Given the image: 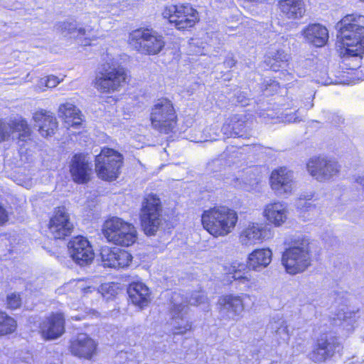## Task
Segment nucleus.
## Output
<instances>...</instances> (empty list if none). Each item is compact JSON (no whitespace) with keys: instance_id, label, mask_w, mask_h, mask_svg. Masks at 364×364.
<instances>
[{"instance_id":"obj_1","label":"nucleus","mask_w":364,"mask_h":364,"mask_svg":"<svg viewBox=\"0 0 364 364\" xmlns=\"http://www.w3.org/2000/svg\"><path fill=\"white\" fill-rule=\"evenodd\" d=\"M364 16L348 14L336 25L337 38L345 49L344 57H361L364 53Z\"/></svg>"},{"instance_id":"obj_2","label":"nucleus","mask_w":364,"mask_h":364,"mask_svg":"<svg viewBox=\"0 0 364 364\" xmlns=\"http://www.w3.org/2000/svg\"><path fill=\"white\" fill-rule=\"evenodd\" d=\"M284 244L287 247L282 262L287 272L296 274L306 270L311 262L309 238L303 235H291L286 238Z\"/></svg>"},{"instance_id":"obj_3","label":"nucleus","mask_w":364,"mask_h":364,"mask_svg":"<svg viewBox=\"0 0 364 364\" xmlns=\"http://www.w3.org/2000/svg\"><path fill=\"white\" fill-rule=\"evenodd\" d=\"M204 228L215 237L230 233L238 220L235 210L226 206H219L205 210L201 218Z\"/></svg>"},{"instance_id":"obj_4","label":"nucleus","mask_w":364,"mask_h":364,"mask_svg":"<svg viewBox=\"0 0 364 364\" xmlns=\"http://www.w3.org/2000/svg\"><path fill=\"white\" fill-rule=\"evenodd\" d=\"M207 296L200 291L191 294L188 300L179 293L174 292L171 297L172 307L171 308V326L173 334H183L191 329L192 324L187 319L188 304L199 305L205 304Z\"/></svg>"},{"instance_id":"obj_5","label":"nucleus","mask_w":364,"mask_h":364,"mask_svg":"<svg viewBox=\"0 0 364 364\" xmlns=\"http://www.w3.org/2000/svg\"><path fill=\"white\" fill-rule=\"evenodd\" d=\"M151 127L162 134H168L176 125L177 115L173 105L167 98L159 99L151 108Z\"/></svg>"},{"instance_id":"obj_6","label":"nucleus","mask_w":364,"mask_h":364,"mask_svg":"<svg viewBox=\"0 0 364 364\" xmlns=\"http://www.w3.org/2000/svg\"><path fill=\"white\" fill-rule=\"evenodd\" d=\"M103 234L109 242L124 247L133 245L137 238L134 226L119 218L107 220L104 224Z\"/></svg>"},{"instance_id":"obj_7","label":"nucleus","mask_w":364,"mask_h":364,"mask_svg":"<svg viewBox=\"0 0 364 364\" xmlns=\"http://www.w3.org/2000/svg\"><path fill=\"white\" fill-rule=\"evenodd\" d=\"M127 74L120 65L105 64L95 77L94 86L101 93L119 91L126 83Z\"/></svg>"},{"instance_id":"obj_8","label":"nucleus","mask_w":364,"mask_h":364,"mask_svg":"<svg viewBox=\"0 0 364 364\" xmlns=\"http://www.w3.org/2000/svg\"><path fill=\"white\" fill-rule=\"evenodd\" d=\"M122 154L109 148H103L95 158V171L105 181H113L118 177L122 166Z\"/></svg>"},{"instance_id":"obj_9","label":"nucleus","mask_w":364,"mask_h":364,"mask_svg":"<svg viewBox=\"0 0 364 364\" xmlns=\"http://www.w3.org/2000/svg\"><path fill=\"white\" fill-rule=\"evenodd\" d=\"M129 44L136 50L149 55L158 54L164 47L161 35L148 29H137L129 34Z\"/></svg>"},{"instance_id":"obj_10","label":"nucleus","mask_w":364,"mask_h":364,"mask_svg":"<svg viewBox=\"0 0 364 364\" xmlns=\"http://www.w3.org/2000/svg\"><path fill=\"white\" fill-rule=\"evenodd\" d=\"M141 227L146 235H153L161 225V205L156 196H149L143 203L141 210Z\"/></svg>"},{"instance_id":"obj_11","label":"nucleus","mask_w":364,"mask_h":364,"mask_svg":"<svg viewBox=\"0 0 364 364\" xmlns=\"http://www.w3.org/2000/svg\"><path fill=\"white\" fill-rule=\"evenodd\" d=\"M162 15L178 30L192 27L198 19L197 11L189 4L168 6Z\"/></svg>"},{"instance_id":"obj_12","label":"nucleus","mask_w":364,"mask_h":364,"mask_svg":"<svg viewBox=\"0 0 364 364\" xmlns=\"http://www.w3.org/2000/svg\"><path fill=\"white\" fill-rule=\"evenodd\" d=\"M306 168L312 177L321 182L331 180L340 171L338 163L326 156L311 158L306 164Z\"/></svg>"},{"instance_id":"obj_13","label":"nucleus","mask_w":364,"mask_h":364,"mask_svg":"<svg viewBox=\"0 0 364 364\" xmlns=\"http://www.w3.org/2000/svg\"><path fill=\"white\" fill-rule=\"evenodd\" d=\"M244 295L233 294L220 296L218 301V310L221 321H237L245 309Z\"/></svg>"},{"instance_id":"obj_14","label":"nucleus","mask_w":364,"mask_h":364,"mask_svg":"<svg viewBox=\"0 0 364 364\" xmlns=\"http://www.w3.org/2000/svg\"><path fill=\"white\" fill-rule=\"evenodd\" d=\"M251 125V122L245 114H235L225 119L221 127V132L228 138L250 139L254 134Z\"/></svg>"},{"instance_id":"obj_15","label":"nucleus","mask_w":364,"mask_h":364,"mask_svg":"<svg viewBox=\"0 0 364 364\" xmlns=\"http://www.w3.org/2000/svg\"><path fill=\"white\" fill-rule=\"evenodd\" d=\"M342 346L338 338L332 335H322L317 340L316 345L309 354L311 360L316 363L324 362L339 353Z\"/></svg>"},{"instance_id":"obj_16","label":"nucleus","mask_w":364,"mask_h":364,"mask_svg":"<svg viewBox=\"0 0 364 364\" xmlns=\"http://www.w3.org/2000/svg\"><path fill=\"white\" fill-rule=\"evenodd\" d=\"M269 182L271 188L279 196L291 194L296 184L294 172L284 166L272 171Z\"/></svg>"},{"instance_id":"obj_17","label":"nucleus","mask_w":364,"mask_h":364,"mask_svg":"<svg viewBox=\"0 0 364 364\" xmlns=\"http://www.w3.org/2000/svg\"><path fill=\"white\" fill-rule=\"evenodd\" d=\"M73 228L70 215L65 207L55 208L48 224V232L54 239H63L69 235Z\"/></svg>"},{"instance_id":"obj_18","label":"nucleus","mask_w":364,"mask_h":364,"mask_svg":"<svg viewBox=\"0 0 364 364\" xmlns=\"http://www.w3.org/2000/svg\"><path fill=\"white\" fill-rule=\"evenodd\" d=\"M68 247L71 257L80 266H85L92 262L95 254L87 238L77 236L68 242Z\"/></svg>"},{"instance_id":"obj_19","label":"nucleus","mask_w":364,"mask_h":364,"mask_svg":"<svg viewBox=\"0 0 364 364\" xmlns=\"http://www.w3.org/2000/svg\"><path fill=\"white\" fill-rule=\"evenodd\" d=\"M16 132H18L17 138L19 141H27L30 139L31 129L25 119H16L9 123L0 119V142L8 140L11 134Z\"/></svg>"},{"instance_id":"obj_20","label":"nucleus","mask_w":364,"mask_h":364,"mask_svg":"<svg viewBox=\"0 0 364 364\" xmlns=\"http://www.w3.org/2000/svg\"><path fill=\"white\" fill-rule=\"evenodd\" d=\"M65 318L62 314H52L40 324L42 336L46 339H55L65 331Z\"/></svg>"},{"instance_id":"obj_21","label":"nucleus","mask_w":364,"mask_h":364,"mask_svg":"<svg viewBox=\"0 0 364 364\" xmlns=\"http://www.w3.org/2000/svg\"><path fill=\"white\" fill-rule=\"evenodd\" d=\"M263 214L269 223L280 227L288 218L287 204L282 201L269 203L264 206Z\"/></svg>"},{"instance_id":"obj_22","label":"nucleus","mask_w":364,"mask_h":364,"mask_svg":"<svg viewBox=\"0 0 364 364\" xmlns=\"http://www.w3.org/2000/svg\"><path fill=\"white\" fill-rule=\"evenodd\" d=\"M270 235L269 229L266 228L262 224L252 223L241 232L240 242L242 245H252L260 240L269 237Z\"/></svg>"},{"instance_id":"obj_23","label":"nucleus","mask_w":364,"mask_h":364,"mask_svg":"<svg viewBox=\"0 0 364 364\" xmlns=\"http://www.w3.org/2000/svg\"><path fill=\"white\" fill-rule=\"evenodd\" d=\"M97 343L87 334L80 333L71 342L70 351L77 357L90 359L95 353Z\"/></svg>"},{"instance_id":"obj_24","label":"nucleus","mask_w":364,"mask_h":364,"mask_svg":"<svg viewBox=\"0 0 364 364\" xmlns=\"http://www.w3.org/2000/svg\"><path fill=\"white\" fill-rule=\"evenodd\" d=\"M70 173L73 181L77 183H85L90 181L92 168L85 156L76 154L73 156Z\"/></svg>"},{"instance_id":"obj_25","label":"nucleus","mask_w":364,"mask_h":364,"mask_svg":"<svg viewBox=\"0 0 364 364\" xmlns=\"http://www.w3.org/2000/svg\"><path fill=\"white\" fill-rule=\"evenodd\" d=\"M33 119L38 124V131L42 136L48 137L54 134L58 122L52 112L41 109L34 113Z\"/></svg>"},{"instance_id":"obj_26","label":"nucleus","mask_w":364,"mask_h":364,"mask_svg":"<svg viewBox=\"0 0 364 364\" xmlns=\"http://www.w3.org/2000/svg\"><path fill=\"white\" fill-rule=\"evenodd\" d=\"M127 293L132 302L140 309L147 306L150 302L149 289L141 282H133L129 284Z\"/></svg>"},{"instance_id":"obj_27","label":"nucleus","mask_w":364,"mask_h":364,"mask_svg":"<svg viewBox=\"0 0 364 364\" xmlns=\"http://www.w3.org/2000/svg\"><path fill=\"white\" fill-rule=\"evenodd\" d=\"M59 116L64 119L67 128L78 127L82 122L80 111L72 103L62 104L58 108Z\"/></svg>"},{"instance_id":"obj_28","label":"nucleus","mask_w":364,"mask_h":364,"mask_svg":"<svg viewBox=\"0 0 364 364\" xmlns=\"http://www.w3.org/2000/svg\"><path fill=\"white\" fill-rule=\"evenodd\" d=\"M278 6L280 11L289 19L300 18L306 12L304 0H281Z\"/></svg>"},{"instance_id":"obj_29","label":"nucleus","mask_w":364,"mask_h":364,"mask_svg":"<svg viewBox=\"0 0 364 364\" xmlns=\"http://www.w3.org/2000/svg\"><path fill=\"white\" fill-rule=\"evenodd\" d=\"M306 39L316 47L326 44L328 38L327 29L320 24L309 25L304 30Z\"/></svg>"},{"instance_id":"obj_30","label":"nucleus","mask_w":364,"mask_h":364,"mask_svg":"<svg viewBox=\"0 0 364 364\" xmlns=\"http://www.w3.org/2000/svg\"><path fill=\"white\" fill-rule=\"evenodd\" d=\"M272 252L269 249H257L248 257V267L255 271H259L267 267L272 261Z\"/></svg>"},{"instance_id":"obj_31","label":"nucleus","mask_w":364,"mask_h":364,"mask_svg":"<svg viewBox=\"0 0 364 364\" xmlns=\"http://www.w3.org/2000/svg\"><path fill=\"white\" fill-rule=\"evenodd\" d=\"M288 58V55L283 50H271L267 53L264 63L269 69L277 71L286 65Z\"/></svg>"},{"instance_id":"obj_32","label":"nucleus","mask_w":364,"mask_h":364,"mask_svg":"<svg viewBox=\"0 0 364 364\" xmlns=\"http://www.w3.org/2000/svg\"><path fill=\"white\" fill-rule=\"evenodd\" d=\"M268 328L276 335L278 339L286 341L289 338L288 325L282 316H273L268 324Z\"/></svg>"},{"instance_id":"obj_33","label":"nucleus","mask_w":364,"mask_h":364,"mask_svg":"<svg viewBox=\"0 0 364 364\" xmlns=\"http://www.w3.org/2000/svg\"><path fill=\"white\" fill-rule=\"evenodd\" d=\"M57 29L63 35H72L73 37H82L86 36V31L82 28H77L75 22H60L57 24Z\"/></svg>"},{"instance_id":"obj_34","label":"nucleus","mask_w":364,"mask_h":364,"mask_svg":"<svg viewBox=\"0 0 364 364\" xmlns=\"http://www.w3.org/2000/svg\"><path fill=\"white\" fill-rule=\"evenodd\" d=\"M17 323L14 318L0 311V336L12 333L16 329Z\"/></svg>"},{"instance_id":"obj_35","label":"nucleus","mask_w":364,"mask_h":364,"mask_svg":"<svg viewBox=\"0 0 364 364\" xmlns=\"http://www.w3.org/2000/svg\"><path fill=\"white\" fill-rule=\"evenodd\" d=\"M358 317L357 312L355 311H344L338 314V318L341 321V326L347 331L353 330Z\"/></svg>"},{"instance_id":"obj_36","label":"nucleus","mask_w":364,"mask_h":364,"mask_svg":"<svg viewBox=\"0 0 364 364\" xmlns=\"http://www.w3.org/2000/svg\"><path fill=\"white\" fill-rule=\"evenodd\" d=\"M132 259V256L129 252L117 249L115 269L128 267Z\"/></svg>"},{"instance_id":"obj_37","label":"nucleus","mask_w":364,"mask_h":364,"mask_svg":"<svg viewBox=\"0 0 364 364\" xmlns=\"http://www.w3.org/2000/svg\"><path fill=\"white\" fill-rule=\"evenodd\" d=\"M117 250L103 249L101 252L102 260L105 267L115 268Z\"/></svg>"},{"instance_id":"obj_38","label":"nucleus","mask_w":364,"mask_h":364,"mask_svg":"<svg viewBox=\"0 0 364 364\" xmlns=\"http://www.w3.org/2000/svg\"><path fill=\"white\" fill-rule=\"evenodd\" d=\"M259 179L256 177H250V179L246 178L242 183H240L239 178H235V186H238L247 191H255L257 189L259 186Z\"/></svg>"},{"instance_id":"obj_39","label":"nucleus","mask_w":364,"mask_h":364,"mask_svg":"<svg viewBox=\"0 0 364 364\" xmlns=\"http://www.w3.org/2000/svg\"><path fill=\"white\" fill-rule=\"evenodd\" d=\"M256 283V279L252 278L250 274H248L244 278L240 279L237 284L240 290L249 291L255 289Z\"/></svg>"},{"instance_id":"obj_40","label":"nucleus","mask_w":364,"mask_h":364,"mask_svg":"<svg viewBox=\"0 0 364 364\" xmlns=\"http://www.w3.org/2000/svg\"><path fill=\"white\" fill-rule=\"evenodd\" d=\"M129 4L126 1L118 0L107 5V11L112 15L119 16L122 11L127 10Z\"/></svg>"},{"instance_id":"obj_41","label":"nucleus","mask_w":364,"mask_h":364,"mask_svg":"<svg viewBox=\"0 0 364 364\" xmlns=\"http://www.w3.org/2000/svg\"><path fill=\"white\" fill-rule=\"evenodd\" d=\"M21 304L20 295L16 293H11L6 297V306L8 309H16Z\"/></svg>"},{"instance_id":"obj_42","label":"nucleus","mask_w":364,"mask_h":364,"mask_svg":"<svg viewBox=\"0 0 364 364\" xmlns=\"http://www.w3.org/2000/svg\"><path fill=\"white\" fill-rule=\"evenodd\" d=\"M243 268H244L243 264L236 265V264H234V265H232L231 267V270L230 272V274H232V277L237 282H238L240 280V279L244 278V277H245L246 274H250L249 272H242V269H243Z\"/></svg>"},{"instance_id":"obj_43","label":"nucleus","mask_w":364,"mask_h":364,"mask_svg":"<svg viewBox=\"0 0 364 364\" xmlns=\"http://www.w3.org/2000/svg\"><path fill=\"white\" fill-rule=\"evenodd\" d=\"M235 97L236 102L242 107H245L250 104V98L247 92L239 90L235 94Z\"/></svg>"},{"instance_id":"obj_44","label":"nucleus","mask_w":364,"mask_h":364,"mask_svg":"<svg viewBox=\"0 0 364 364\" xmlns=\"http://www.w3.org/2000/svg\"><path fill=\"white\" fill-rule=\"evenodd\" d=\"M60 82V80L55 75H49L46 79H41L40 81L41 84H45V86L49 88L56 87Z\"/></svg>"},{"instance_id":"obj_45","label":"nucleus","mask_w":364,"mask_h":364,"mask_svg":"<svg viewBox=\"0 0 364 364\" xmlns=\"http://www.w3.org/2000/svg\"><path fill=\"white\" fill-rule=\"evenodd\" d=\"M311 198L303 199L300 198L297 202V207L304 211H309L315 208V205L310 202Z\"/></svg>"},{"instance_id":"obj_46","label":"nucleus","mask_w":364,"mask_h":364,"mask_svg":"<svg viewBox=\"0 0 364 364\" xmlns=\"http://www.w3.org/2000/svg\"><path fill=\"white\" fill-rule=\"evenodd\" d=\"M284 122L289 123H296L302 121V117L299 115V110L294 113L285 114Z\"/></svg>"},{"instance_id":"obj_47","label":"nucleus","mask_w":364,"mask_h":364,"mask_svg":"<svg viewBox=\"0 0 364 364\" xmlns=\"http://www.w3.org/2000/svg\"><path fill=\"white\" fill-rule=\"evenodd\" d=\"M75 287L77 290H80L84 293L91 292L94 287L85 285V282L83 280H78L75 282Z\"/></svg>"},{"instance_id":"obj_48","label":"nucleus","mask_w":364,"mask_h":364,"mask_svg":"<svg viewBox=\"0 0 364 364\" xmlns=\"http://www.w3.org/2000/svg\"><path fill=\"white\" fill-rule=\"evenodd\" d=\"M8 220V214L5 208L0 205V225H3Z\"/></svg>"},{"instance_id":"obj_49","label":"nucleus","mask_w":364,"mask_h":364,"mask_svg":"<svg viewBox=\"0 0 364 364\" xmlns=\"http://www.w3.org/2000/svg\"><path fill=\"white\" fill-rule=\"evenodd\" d=\"M343 119L341 116H339L338 114H332V120L331 121V122L332 124L337 125L341 123H343Z\"/></svg>"},{"instance_id":"obj_50","label":"nucleus","mask_w":364,"mask_h":364,"mask_svg":"<svg viewBox=\"0 0 364 364\" xmlns=\"http://www.w3.org/2000/svg\"><path fill=\"white\" fill-rule=\"evenodd\" d=\"M236 61L232 57L229 56L224 61V64L228 68H232L235 65Z\"/></svg>"},{"instance_id":"obj_51","label":"nucleus","mask_w":364,"mask_h":364,"mask_svg":"<svg viewBox=\"0 0 364 364\" xmlns=\"http://www.w3.org/2000/svg\"><path fill=\"white\" fill-rule=\"evenodd\" d=\"M215 140H216L215 136H212L211 134H209L208 136H206L203 139L198 140V141H197V142H203V141H215Z\"/></svg>"},{"instance_id":"obj_52","label":"nucleus","mask_w":364,"mask_h":364,"mask_svg":"<svg viewBox=\"0 0 364 364\" xmlns=\"http://www.w3.org/2000/svg\"><path fill=\"white\" fill-rule=\"evenodd\" d=\"M355 181L364 188V175L363 176H358L355 178Z\"/></svg>"},{"instance_id":"obj_53","label":"nucleus","mask_w":364,"mask_h":364,"mask_svg":"<svg viewBox=\"0 0 364 364\" xmlns=\"http://www.w3.org/2000/svg\"><path fill=\"white\" fill-rule=\"evenodd\" d=\"M269 87H272L275 90H277L278 87V84L274 82L273 83L269 85Z\"/></svg>"}]
</instances>
